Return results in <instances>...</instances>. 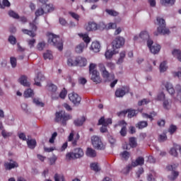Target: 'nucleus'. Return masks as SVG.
<instances>
[{
  "label": "nucleus",
  "mask_w": 181,
  "mask_h": 181,
  "mask_svg": "<svg viewBox=\"0 0 181 181\" xmlns=\"http://www.w3.org/2000/svg\"><path fill=\"white\" fill-rule=\"evenodd\" d=\"M45 11L43 8H38L36 11H35V18L34 19V21L32 23H30V28L31 29L30 30H28V29H22V32L23 33H24V35H28V36H30V37H35V36H36V30H37V26L36 25H37V23L36 22V21L37 20V17L38 16H42V15H43V13H45Z\"/></svg>",
  "instance_id": "f257e3e1"
},
{
  "label": "nucleus",
  "mask_w": 181,
  "mask_h": 181,
  "mask_svg": "<svg viewBox=\"0 0 181 181\" xmlns=\"http://www.w3.org/2000/svg\"><path fill=\"white\" fill-rule=\"evenodd\" d=\"M47 36L48 43L52 46L57 47L59 52H62V50H63V40L60 38V36L54 35L52 33H48Z\"/></svg>",
  "instance_id": "f03ea898"
},
{
  "label": "nucleus",
  "mask_w": 181,
  "mask_h": 181,
  "mask_svg": "<svg viewBox=\"0 0 181 181\" xmlns=\"http://www.w3.org/2000/svg\"><path fill=\"white\" fill-rule=\"evenodd\" d=\"M156 21L158 27L157 28V33H154L155 36H158V33L161 35H169L170 30H169L168 28H166V21H165V19L160 17H157Z\"/></svg>",
  "instance_id": "7ed1b4c3"
},
{
  "label": "nucleus",
  "mask_w": 181,
  "mask_h": 181,
  "mask_svg": "<svg viewBox=\"0 0 181 181\" xmlns=\"http://www.w3.org/2000/svg\"><path fill=\"white\" fill-rule=\"evenodd\" d=\"M69 119H71V116L63 110L55 113V122H60L62 127L67 125V121H69Z\"/></svg>",
  "instance_id": "20e7f679"
},
{
  "label": "nucleus",
  "mask_w": 181,
  "mask_h": 181,
  "mask_svg": "<svg viewBox=\"0 0 181 181\" xmlns=\"http://www.w3.org/2000/svg\"><path fill=\"white\" fill-rule=\"evenodd\" d=\"M97 64L93 63L90 64L89 72L91 75L92 81H93V83H96V84H98L101 81V77H100V72L95 70Z\"/></svg>",
  "instance_id": "39448f33"
},
{
  "label": "nucleus",
  "mask_w": 181,
  "mask_h": 181,
  "mask_svg": "<svg viewBox=\"0 0 181 181\" xmlns=\"http://www.w3.org/2000/svg\"><path fill=\"white\" fill-rule=\"evenodd\" d=\"M83 156H84V151H83L81 148H76L74 149V153L69 152L66 155V158L68 160L79 159L80 158H83Z\"/></svg>",
  "instance_id": "423d86ee"
},
{
  "label": "nucleus",
  "mask_w": 181,
  "mask_h": 181,
  "mask_svg": "<svg viewBox=\"0 0 181 181\" xmlns=\"http://www.w3.org/2000/svg\"><path fill=\"white\" fill-rule=\"evenodd\" d=\"M92 145L95 148V149H98L99 151H104L105 149V146L103 144L101 141V138L98 136H93L91 137Z\"/></svg>",
  "instance_id": "0eeeda50"
},
{
  "label": "nucleus",
  "mask_w": 181,
  "mask_h": 181,
  "mask_svg": "<svg viewBox=\"0 0 181 181\" xmlns=\"http://www.w3.org/2000/svg\"><path fill=\"white\" fill-rule=\"evenodd\" d=\"M176 168H177V165L176 164L170 165L166 167L168 170L172 172L171 175L168 176V178L171 181L176 180V179H177V176H179V172L176 171Z\"/></svg>",
  "instance_id": "6e6552de"
},
{
  "label": "nucleus",
  "mask_w": 181,
  "mask_h": 181,
  "mask_svg": "<svg viewBox=\"0 0 181 181\" xmlns=\"http://www.w3.org/2000/svg\"><path fill=\"white\" fill-rule=\"evenodd\" d=\"M128 93H129V86H123L116 90L115 95L117 98H122V97H124L125 94H128Z\"/></svg>",
  "instance_id": "1a4fd4ad"
},
{
  "label": "nucleus",
  "mask_w": 181,
  "mask_h": 181,
  "mask_svg": "<svg viewBox=\"0 0 181 181\" xmlns=\"http://www.w3.org/2000/svg\"><path fill=\"white\" fill-rule=\"evenodd\" d=\"M69 99L74 105H80V103H81V97L74 92L69 94Z\"/></svg>",
  "instance_id": "9d476101"
},
{
  "label": "nucleus",
  "mask_w": 181,
  "mask_h": 181,
  "mask_svg": "<svg viewBox=\"0 0 181 181\" xmlns=\"http://www.w3.org/2000/svg\"><path fill=\"white\" fill-rule=\"evenodd\" d=\"M124 45H125V38L121 36L117 37L112 41V46L116 49H120V47H122V46H124Z\"/></svg>",
  "instance_id": "9b49d317"
},
{
  "label": "nucleus",
  "mask_w": 181,
  "mask_h": 181,
  "mask_svg": "<svg viewBox=\"0 0 181 181\" xmlns=\"http://www.w3.org/2000/svg\"><path fill=\"white\" fill-rule=\"evenodd\" d=\"M127 114H128V118H132L133 117H135L136 114H138V111L135 110L128 109L127 110H122L121 112H117L118 117H121V115H127Z\"/></svg>",
  "instance_id": "f8f14e48"
},
{
  "label": "nucleus",
  "mask_w": 181,
  "mask_h": 181,
  "mask_svg": "<svg viewBox=\"0 0 181 181\" xmlns=\"http://www.w3.org/2000/svg\"><path fill=\"white\" fill-rule=\"evenodd\" d=\"M149 39V34L146 31H143L139 34V36L135 35L134 37V42H142V40H148Z\"/></svg>",
  "instance_id": "ddd939ff"
},
{
  "label": "nucleus",
  "mask_w": 181,
  "mask_h": 181,
  "mask_svg": "<svg viewBox=\"0 0 181 181\" xmlns=\"http://www.w3.org/2000/svg\"><path fill=\"white\" fill-rule=\"evenodd\" d=\"M98 69L103 78L108 79L110 78V72L107 71V68L105 67V65H104V64L103 63L98 64Z\"/></svg>",
  "instance_id": "4468645a"
},
{
  "label": "nucleus",
  "mask_w": 181,
  "mask_h": 181,
  "mask_svg": "<svg viewBox=\"0 0 181 181\" xmlns=\"http://www.w3.org/2000/svg\"><path fill=\"white\" fill-rule=\"evenodd\" d=\"M163 86L165 87L166 90L170 94V95H173V94H175V88H173V85H172L170 82H163Z\"/></svg>",
  "instance_id": "2eb2a0df"
},
{
  "label": "nucleus",
  "mask_w": 181,
  "mask_h": 181,
  "mask_svg": "<svg viewBox=\"0 0 181 181\" xmlns=\"http://www.w3.org/2000/svg\"><path fill=\"white\" fill-rule=\"evenodd\" d=\"M145 163V158L142 156L138 157L135 161L132 162V166L136 168V166H142Z\"/></svg>",
  "instance_id": "dca6fc26"
},
{
  "label": "nucleus",
  "mask_w": 181,
  "mask_h": 181,
  "mask_svg": "<svg viewBox=\"0 0 181 181\" xmlns=\"http://www.w3.org/2000/svg\"><path fill=\"white\" fill-rule=\"evenodd\" d=\"M76 63L79 67H86L87 66V59L85 57L78 56L76 57Z\"/></svg>",
  "instance_id": "f3484780"
},
{
  "label": "nucleus",
  "mask_w": 181,
  "mask_h": 181,
  "mask_svg": "<svg viewBox=\"0 0 181 181\" xmlns=\"http://www.w3.org/2000/svg\"><path fill=\"white\" fill-rule=\"evenodd\" d=\"M45 80V76L42 74L41 72H39L36 77L35 78V85L40 87L42 85L40 84V81H43Z\"/></svg>",
  "instance_id": "a211bd4d"
},
{
  "label": "nucleus",
  "mask_w": 181,
  "mask_h": 181,
  "mask_svg": "<svg viewBox=\"0 0 181 181\" xmlns=\"http://www.w3.org/2000/svg\"><path fill=\"white\" fill-rule=\"evenodd\" d=\"M10 162L12 163H7L5 164V168L6 170H11V169H15V168L19 167V164H18L16 161L11 160Z\"/></svg>",
  "instance_id": "6ab92c4d"
},
{
  "label": "nucleus",
  "mask_w": 181,
  "mask_h": 181,
  "mask_svg": "<svg viewBox=\"0 0 181 181\" xmlns=\"http://www.w3.org/2000/svg\"><path fill=\"white\" fill-rule=\"evenodd\" d=\"M18 82L24 87H29L30 86V83L28 82V77L25 75H23L19 78Z\"/></svg>",
  "instance_id": "aec40b11"
},
{
  "label": "nucleus",
  "mask_w": 181,
  "mask_h": 181,
  "mask_svg": "<svg viewBox=\"0 0 181 181\" xmlns=\"http://www.w3.org/2000/svg\"><path fill=\"white\" fill-rule=\"evenodd\" d=\"M67 65L69 67H74L77 66V57H71L67 59Z\"/></svg>",
  "instance_id": "412c9836"
},
{
  "label": "nucleus",
  "mask_w": 181,
  "mask_h": 181,
  "mask_svg": "<svg viewBox=\"0 0 181 181\" xmlns=\"http://www.w3.org/2000/svg\"><path fill=\"white\" fill-rule=\"evenodd\" d=\"M101 49V45L98 42H93L90 46V50H93L95 53H98Z\"/></svg>",
  "instance_id": "4be33fe9"
},
{
  "label": "nucleus",
  "mask_w": 181,
  "mask_h": 181,
  "mask_svg": "<svg viewBox=\"0 0 181 181\" xmlns=\"http://www.w3.org/2000/svg\"><path fill=\"white\" fill-rule=\"evenodd\" d=\"M98 28V26L97 25V23L94 22L88 23V25L86 26V30H88V32L97 30Z\"/></svg>",
  "instance_id": "5701e85b"
},
{
  "label": "nucleus",
  "mask_w": 181,
  "mask_h": 181,
  "mask_svg": "<svg viewBox=\"0 0 181 181\" xmlns=\"http://www.w3.org/2000/svg\"><path fill=\"white\" fill-rule=\"evenodd\" d=\"M150 51L153 54H158L160 52V45L156 44L149 48Z\"/></svg>",
  "instance_id": "b1692460"
},
{
  "label": "nucleus",
  "mask_w": 181,
  "mask_h": 181,
  "mask_svg": "<svg viewBox=\"0 0 181 181\" xmlns=\"http://www.w3.org/2000/svg\"><path fill=\"white\" fill-rule=\"evenodd\" d=\"M114 54H117V52H115V50L107 49L105 53V56L107 60H110V59H112V57L114 56Z\"/></svg>",
  "instance_id": "393cba45"
},
{
  "label": "nucleus",
  "mask_w": 181,
  "mask_h": 181,
  "mask_svg": "<svg viewBox=\"0 0 181 181\" xmlns=\"http://www.w3.org/2000/svg\"><path fill=\"white\" fill-rule=\"evenodd\" d=\"M86 155L90 158H95L97 156V153L95 152V150L91 148H88L86 150Z\"/></svg>",
  "instance_id": "a878e982"
},
{
  "label": "nucleus",
  "mask_w": 181,
  "mask_h": 181,
  "mask_svg": "<svg viewBox=\"0 0 181 181\" xmlns=\"http://www.w3.org/2000/svg\"><path fill=\"white\" fill-rule=\"evenodd\" d=\"M86 122V117L83 116L81 119H76L74 120V124L76 127H81Z\"/></svg>",
  "instance_id": "bb28decb"
},
{
  "label": "nucleus",
  "mask_w": 181,
  "mask_h": 181,
  "mask_svg": "<svg viewBox=\"0 0 181 181\" xmlns=\"http://www.w3.org/2000/svg\"><path fill=\"white\" fill-rule=\"evenodd\" d=\"M27 145L30 149H35L36 148V140L35 139H28L27 140Z\"/></svg>",
  "instance_id": "cd10ccee"
},
{
  "label": "nucleus",
  "mask_w": 181,
  "mask_h": 181,
  "mask_svg": "<svg viewBox=\"0 0 181 181\" xmlns=\"http://www.w3.org/2000/svg\"><path fill=\"white\" fill-rule=\"evenodd\" d=\"M146 127H148V122L146 121H140L136 124V128H139V129H144Z\"/></svg>",
  "instance_id": "c85d7f7f"
},
{
  "label": "nucleus",
  "mask_w": 181,
  "mask_h": 181,
  "mask_svg": "<svg viewBox=\"0 0 181 181\" xmlns=\"http://www.w3.org/2000/svg\"><path fill=\"white\" fill-rule=\"evenodd\" d=\"M125 51H122L119 53V57L117 61V64H122L124 63V59H125Z\"/></svg>",
  "instance_id": "c756f323"
},
{
  "label": "nucleus",
  "mask_w": 181,
  "mask_h": 181,
  "mask_svg": "<svg viewBox=\"0 0 181 181\" xmlns=\"http://www.w3.org/2000/svg\"><path fill=\"white\" fill-rule=\"evenodd\" d=\"M79 36L83 39V42H85L86 45H88V43L91 42V38L88 37V34H79Z\"/></svg>",
  "instance_id": "7c9ffc66"
},
{
  "label": "nucleus",
  "mask_w": 181,
  "mask_h": 181,
  "mask_svg": "<svg viewBox=\"0 0 181 181\" xmlns=\"http://www.w3.org/2000/svg\"><path fill=\"white\" fill-rule=\"evenodd\" d=\"M33 104H35L37 107H45V103L43 102H41L39 98H34L33 99Z\"/></svg>",
  "instance_id": "2f4dec72"
},
{
  "label": "nucleus",
  "mask_w": 181,
  "mask_h": 181,
  "mask_svg": "<svg viewBox=\"0 0 181 181\" xmlns=\"http://www.w3.org/2000/svg\"><path fill=\"white\" fill-rule=\"evenodd\" d=\"M33 90L28 88L24 91V97L25 98H29L33 95Z\"/></svg>",
  "instance_id": "473e14b6"
},
{
  "label": "nucleus",
  "mask_w": 181,
  "mask_h": 181,
  "mask_svg": "<svg viewBox=\"0 0 181 181\" xmlns=\"http://www.w3.org/2000/svg\"><path fill=\"white\" fill-rule=\"evenodd\" d=\"M120 156L122 159H124V160H128L129 159V156H131V153L129 152L124 151L120 153Z\"/></svg>",
  "instance_id": "72a5a7b5"
},
{
  "label": "nucleus",
  "mask_w": 181,
  "mask_h": 181,
  "mask_svg": "<svg viewBox=\"0 0 181 181\" xmlns=\"http://www.w3.org/2000/svg\"><path fill=\"white\" fill-rule=\"evenodd\" d=\"M85 45L84 43H81L80 45H77L75 48V52L76 53H83V50H84V47H85Z\"/></svg>",
  "instance_id": "f704fd0d"
},
{
  "label": "nucleus",
  "mask_w": 181,
  "mask_h": 181,
  "mask_svg": "<svg viewBox=\"0 0 181 181\" xmlns=\"http://www.w3.org/2000/svg\"><path fill=\"white\" fill-rule=\"evenodd\" d=\"M172 53L175 57H177V60L181 62V51L180 50L174 49Z\"/></svg>",
  "instance_id": "c9c22d12"
},
{
  "label": "nucleus",
  "mask_w": 181,
  "mask_h": 181,
  "mask_svg": "<svg viewBox=\"0 0 181 181\" xmlns=\"http://www.w3.org/2000/svg\"><path fill=\"white\" fill-rule=\"evenodd\" d=\"M90 169L91 170H94V172H100L101 169H100V167L98 166V163H90Z\"/></svg>",
  "instance_id": "e433bc0d"
},
{
  "label": "nucleus",
  "mask_w": 181,
  "mask_h": 181,
  "mask_svg": "<svg viewBox=\"0 0 181 181\" xmlns=\"http://www.w3.org/2000/svg\"><path fill=\"white\" fill-rule=\"evenodd\" d=\"M48 91L51 93H56L57 91V86L53 83H49L47 85Z\"/></svg>",
  "instance_id": "4c0bfd02"
},
{
  "label": "nucleus",
  "mask_w": 181,
  "mask_h": 181,
  "mask_svg": "<svg viewBox=\"0 0 181 181\" xmlns=\"http://www.w3.org/2000/svg\"><path fill=\"white\" fill-rule=\"evenodd\" d=\"M43 57L45 60H52V59H53V54H52L51 51H47L45 53H44Z\"/></svg>",
  "instance_id": "58836bf2"
},
{
  "label": "nucleus",
  "mask_w": 181,
  "mask_h": 181,
  "mask_svg": "<svg viewBox=\"0 0 181 181\" xmlns=\"http://www.w3.org/2000/svg\"><path fill=\"white\" fill-rule=\"evenodd\" d=\"M54 179L55 181H66V179L64 178V175L62 174H57L56 173L54 176Z\"/></svg>",
  "instance_id": "ea45409f"
},
{
  "label": "nucleus",
  "mask_w": 181,
  "mask_h": 181,
  "mask_svg": "<svg viewBox=\"0 0 181 181\" xmlns=\"http://www.w3.org/2000/svg\"><path fill=\"white\" fill-rule=\"evenodd\" d=\"M176 0H160L161 5H175Z\"/></svg>",
  "instance_id": "a19ab883"
},
{
  "label": "nucleus",
  "mask_w": 181,
  "mask_h": 181,
  "mask_svg": "<svg viewBox=\"0 0 181 181\" xmlns=\"http://www.w3.org/2000/svg\"><path fill=\"white\" fill-rule=\"evenodd\" d=\"M137 145L138 144H136V139L135 137H131L129 139V146L131 148H136Z\"/></svg>",
  "instance_id": "79ce46f5"
},
{
  "label": "nucleus",
  "mask_w": 181,
  "mask_h": 181,
  "mask_svg": "<svg viewBox=\"0 0 181 181\" xmlns=\"http://www.w3.org/2000/svg\"><path fill=\"white\" fill-rule=\"evenodd\" d=\"M44 11L45 13L53 12V11H54V7H53L52 4H47L45 6Z\"/></svg>",
  "instance_id": "37998d69"
},
{
  "label": "nucleus",
  "mask_w": 181,
  "mask_h": 181,
  "mask_svg": "<svg viewBox=\"0 0 181 181\" xmlns=\"http://www.w3.org/2000/svg\"><path fill=\"white\" fill-rule=\"evenodd\" d=\"M149 103H151V100L149 99L144 98L138 102V105L139 107H141L142 105H146L147 104H149Z\"/></svg>",
  "instance_id": "c03bdc74"
},
{
  "label": "nucleus",
  "mask_w": 181,
  "mask_h": 181,
  "mask_svg": "<svg viewBox=\"0 0 181 181\" xmlns=\"http://www.w3.org/2000/svg\"><path fill=\"white\" fill-rule=\"evenodd\" d=\"M168 70V66H166V62H163L160 64V73H165Z\"/></svg>",
  "instance_id": "a18cd8bd"
},
{
  "label": "nucleus",
  "mask_w": 181,
  "mask_h": 181,
  "mask_svg": "<svg viewBox=\"0 0 181 181\" xmlns=\"http://www.w3.org/2000/svg\"><path fill=\"white\" fill-rule=\"evenodd\" d=\"M8 16L13 19H19V14L12 10L8 11Z\"/></svg>",
  "instance_id": "49530a36"
},
{
  "label": "nucleus",
  "mask_w": 181,
  "mask_h": 181,
  "mask_svg": "<svg viewBox=\"0 0 181 181\" xmlns=\"http://www.w3.org/2000/svg\"><path fill=\"white\" fill-rule=\"evenodd\" d=\"M168 139V136H166V133H163V134H160L158 136V141L159 142H165Z\"/></svg>",
  "instance_id": "de8ad7c7"
},
{
  "label": "nucleus",
  "mask_w": 181,
  "mask_h": 181,
  "mask_svg": "<svg viewBox=\"0 0 181 181\" xmlns=\"http://www.w3.org/2000/svg\"><path fill=\"white\" fill-rule=\"evenodd\" d=\"M5 6H7V7L11 6V3L9 2V1L3 0V6H2V3L0 2V8L1 9H4L5 8Z\"/></svg>",
  "instance_id": "09e8293b"
},
{
  "label": "nucleus",
  "mask_w": 181,
  "mask_h": 181,
  "mask_svg": "<svg viewBox=\"0 0 181 181\" xmlns=\"http://www.w3.org/2000/svg\"><path fill=\"white\" fill-rule=\"evenodd\" d=\"M105 12H107V13H108V15H110V16H118V15H119L118 12H117L114 10L106 9Z\"/></svg>",
  "instance_id": "8fccbe9b"
},
{
  "label": "nucleus",
  "mask_w": 181,
  "mask_h": 181,
  "mask_svg": "<svg viewBox=\"0 0 181 181\" xmlns=\"http://www.w3.org/2000/svg\"><path fill=\"white\" fill-rule=\"evenodd\" d=\"M45 46H46V43L45 42H39L37 45V49L41 52L43 50V49H45Z\"/></svg>",
  "instance_id": "3c124183"
},
{
  "label": "nucleus",
  "mask_w": 181,
  "mask_h": 181,
  "mask_svg": "<svg viewBox=\"0 0 181 181\" xmlns=\"http://www.w3.org/2000/svg\"><path fill=\"white\" fill-rule=\"evenodd\" d=\"M177 129V127H176L175 125H170V128L168 129V132H170V135L175 134V132H176V130Z\"/></svg>",
  "instance_id": "603ef678"
},
{
  "label": "nucleus",
  "mask_w": 181,
  "mask_h": 181,
  "mask_svg": "<svg viewBox=\"0 0 181 181\" xmlns=\"http://www.w3.org/2000/svg\"><path fill=\"white\" fill-rule=\"evenodd\" d=\"M66 95H67V90L64 88L59 93V97L60 98H62V100H64L66 98Z\"/></svg>",
  "instance_id": "864d4df0"
},
{
  "label": "nucleus",
  "mask_w": 181,
  "mask_h": 181,
  "mask_svg": "<svg viewBox=\"0 0 181 181\" xmlns=\"http://www.w3.org/2000/svg\"><path fill=\"white\" fill-rule=\"evenodd\" d=\"M8 42L11 43V45H16V37H15L13 35H10L8 37Z\"/></svg>",
  "instance_id": "5fc2aeb1"
},
{
  "label": "nucleus",
  "mask_w": 181,
  "mask_h": 181,
  "mask_svg": "<svg viewBox=\"0 0 181 181\" xmlns=\"http://www.w3.org/2000/svg\"><path fill=\"white\" fill-rule=\"evenodd\" d=\"M57 136V132H54L52 134V136L49 140V144H54V141H55Z\"/></svg>",
  "instance_id": "6e6d98bb"
},
{
  "label": "nucleus",
  "mask_w": 181,
  "mask_h": 181,
  "mask_svg": "<svg viewBox=\"0 0 181 181\" xmlns=\"http://www.w3.org/2000/svg\"><path fill=\"white\" fill-rule=\"evenodd\" d=\"M122 136H127V126H123L119 132Z\"/></svg>",
  "instance_id": "4d7b16f0"
},
{
  "label": "nucleus",
  "mask_w": 181,
  "mask_h": 181,
  "mask_svg": "<svg viewBox=\"0 0 181 181\" xmlns=\"http://www.w3.org/2000/svg\"><path fill=\"white\" fill-rule=\"evenodd\" d=\"M106 66H107V67L110 69V70L115 69V64H114L113 62H106Z\"/></svg>",
  "instance_id": "13d9d810"
},
{
  "label": "nucleus",
  "mask_w": 181,
  "mask_h": 181,
  "mask_svg": "<svg viewBox=\"0 0 181 181\" xmlns=\"http://www.w3.org/2000/svg\"><path fill=\"white\" fill-rule=\"evenodd\" d=\"M10 63H11L12 67H13V68L16 67V64H17L16 58H15L13 57H11Z\"/></svg>",
  "instance_id": "bf43d9fd"
},
{
  "label": "nucleus",
  "mask_w": 181,
  "mask_h": 181,
  "mask_svg": "<svg viewBox=\"0 0 181 181\" xmlns=\"http://www.w3.org/2000/svg\"><path fill=\"white\" fill-rule=\"evenodd\" d=\"M170 155H171L172 156H177V150H176L175 148H172L170 150V152H169Z\"/></svg>",
  "instance_id": "052dcab7"
},
{
  "label": "nucleus",
  "mask_w": 181,
  "mask_h": 181,
  "mask_svg": "<svg viewBox=\"0 0 181 181\" xmlns=\"http://www.w3.org/2000/svg\"><path fill=\"white\" fill-rule=\"evenodd\" d=\"M156 100H158V101H163V100H165V93L163 92L160 93L158 95Z\"/></svg>",
  "instance_id": "680f3d73"
},
{
  "label": "nucleus",
  "mask_w": 181,
  "mask_h": 181,
  "mask_svg": "<svg viewBox=\"0 0 181 181\" xmlns=\"http://www.w3.org/2000/svg\"><path fill=\"white\" fill-rule=\"evenodd\" d=\"M69 13V15H71V16L74 18V19H76V21H79L80 16H78V14L71 11H70Z\"/></svg>",
  "instance_id": "e2e57ef3"
},
{
  "label": "nucleus",
  "mask_w": 181,
  "mask_h": 181,
  "mask_svg": "<svg viewBox=\"0 0 181 181\" xmlns=\"http://www.w3.org/2000/svg\"><path fill=\"white\" fill-rule=\"evenodd\" d=\"M59 21L60 25L62 26H67V21H66L64 18L60 17Z\"/></svg>",
  "instance_id": "0e129e2a"
},
{
  "label": "nucleus",
  "mask_w": 181,
  "mask_h": 181,
  "mask_svg": "<svg viewBox=\"0 0 181 181\" xmlns=\"http://www.w3.org/2000/svg\"><path fill=\"white\" fill-rule=\"evenodd\" d=\"M107 29H117V23H110L107 24Z\"/></svg>",
  "instance_id": "69168bd1"
},
{
  "label": "nucleus",
  "mask_w": 181,
  "mask_h": 181,
  "mask_svg": "<svg viewBox=\"0 0 181 181\" xmlns=\"http://www.w3.org/2000/svg\"><path fill=\"white\" fill-rule=\"evenodd\" d=\"M56 160H57V157L56 156H52L49 158V165H54Z\"/></svg>",
  "instance_id": "338daca9"
},
{
  "label": "nucleus",
  "mask_w": 181,
  "mask_h": 181,
  "mask_svg": "<svg viewBox=\"0 0 181 181\" xmlns=\"http://www.w3.org/2000/svg\"><path fill=\"white\" fill-rule=\"evenodd\" d=\"M1 135L2 136H4V138H8V136H11V134L9 133V132H7L5 130H3L1 132Z\"/></svg>",
  "instance_id": "774afa93"
}]
</instances>
